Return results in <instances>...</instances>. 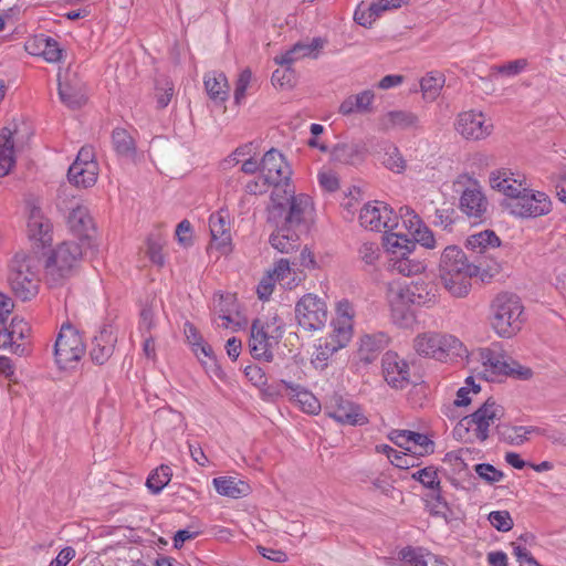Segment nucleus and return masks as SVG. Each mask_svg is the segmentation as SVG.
<instances>
[{"label": "nucleus", "instance_id": "obj_58", "mask_svg": "<svg viewBox=\"0 0 566 566\" xmlns=\"http://www.w3.org/2000/svg\"><path fill=\"white\" fill-rule=\"evenodd\" d=\"M488 520L499 532H509L514 525L513 518L507 511H493L489 514Z\"/></svg>", "mask_w": 566, "mask_h": 566}, {"label": "nucleus", "instance_id": "obj_57", "mask_svg": "<svg viewBox=\"0 0 566 566\" xmlns=\"http://www.w3.org/2000/svg\"><path fill=\"white\" fill-rule=\"evenodd\" d=\"M399 219L411 234L423 224L421 218L408 206H403L399 209L398 220Z\"/></svg>", "mask_w": 566, "mask_h": 566}, {"label": "nucleus", "instance_id": "obj_62", "mask_svg": "<svg viewBox=\"0 0 566 566\" xmlns=\"http://www.w3.org/2000/svg\"><path fill=\"white\" fill-rule=\"evenodd\" d=\"M8 328L13 344L23 339L30 332L29 324L23 318H19L17 316L12 318Z\"/></svg>", "mask_w": 566, "mask_h": 566}, {"label": "nucleus", "instance_id": "obj_45", "mask_svg": "<svg viewBox=\"0 0 566 566\" xmlns=\"http://www.w3.org/2000/svg\"><path fill=\"white\" fill-rule=\"evenodd\" d=\"M172 470L168 465H160L155 469L146 481V486L154 494H158L170 482Z\"/></svg>", "mask_w": 566, "mask_h": 566}, {"label": "nucleus", "instance_id": "obj_59", "mask_svg": "<svg viewBox=\"0 0 566 566\" xmlns=\"http://www.w3.org/2000/svg\"><path fill=\"white\" fill-rule=\"evenodd\" d=\"M526 66L527 60L517 59L502 65H493L491 71L511 77L521 74L523 71H525Z\"/></svg>", "mask_w": 566, "mask_h": 566}, {"label": "nucleus", "instance_id": "obj_7", "mask_svg": "<svg viewBox=\"0 0 566 566\" xmlns=\"http://www.w3.org/2000/svg\"><path fill=\"white\" fill-rule=\"evenodd\" d=\"M86 245L74 241L60 244L49 256L45 264V275L52 285H57L78 264Z\"/></svg>", "mask_w": 566, "mask_h": 566}, {"label": "nucleus", "instance_id": "obj_19", "mask_svg": "<svg viewBox=\"0 0 566 566\" xmlns=\"http://www.w3.org/2000/svg\"><path fill=\"white\" fill-rule=\"evenodd\" d=\"M209 229L211 233V243L221 253L226 254L231 251V226L230 216L226 210H219L209 218Z\"/></svg>", "mask_w": 566, "mask_h": 566}, {"label": "nucleus", "instance_id": "obj_51", "mask_svg": "<svg viewBox=\"0 0 566 566\" xmlns=\"http://www.w3.org/2000/svg\"><path fill=\"white\" fill-rule=\"evenodd\" d=\"M410 453L424 457L434 452V442L426 434L411 431Z\"/></svg>", "mask_w": 566, "mask_h": 566}, {"label": "nucleus", "instance_id": "obj_4", "mask_svg": "<svg viewBox=\"0 0 566 566\" xmlns=\"http://www.w3.org/2000/svg\"><path fill=\"white\" fill-rule=\"evenodd\" d=\"M503 416L504 408L490 398L473 413L463 417L454 433L469 442H483L489 438L490 427L495 426Z\"/></svg>", "mask_w": 566, "mask_h": 566}, {"label": "nucleus", "instance_id": "obj_44", "mask_svg": "<svg viewBox=\"0 0 566 566\" xmlns=\"http://www.w3.org/2000/svg\"><path fill=\"white\" fill-rule=\"evenodd\" d=\"M389 306H410L411 296L408 284L391 282L387 290Z\"/></svg>", "mask_w": 566, "mask_h": 566}, {"label": "nucleus", "instance_id": "obj_9", "mask_svg": "<svg viewBox=\"0 0 566 566\" xmlns=\"http://www.w3.org/2000/svg\"><path fill=\"white\" fill-rule=\"evenodd\" d=\"M85 353L82 336L70 324L62 325L54 344L55 363L61 369L73 368Z\"/></svg>", "mask_w": 566, "mask_h": 566}, {"label": "nucleus", "instance_id": "obj_48", "mask_svg": "<svg viewBox=\"0 0 566 566\" xmlns=\"http://www.w3.org/2000/svg\"><path fill=\"white\" fill-rule=\"evenodd\" d=\"M500 245L499 237L490 230L481 231L468 238V247L478 252H483L488 248Z\"/></svg>", "mask_w": 566, "mask_h": 566}, {"label": "nucleus", "instance_id": "obj_43", "mask_svg": "<svg viewBox=\"0 0 566 566\" xmlns=\"http://www.w3.org/2000/svg\"><path fill=\"white\" fill-rule=\"evenodd\" d=\"M446 78L442 73L429 72L420 81V88L428 99H434L444 85Z\"/></svg>", "mask_w": 566, "mask_h": 566}, {"label": "nucleus", "instance_id": "obj_41", "mask_svg": "<svg viewBox=\"0 0 566 566\" xmlns=\"http://www.w3.org/2000/svg\"><path fill=\"white\" fill-rule=\"evenodd\" d=\"M32 45L38 49V52H33V54L43 56V59L49 63L59 62L62 57L63 50L60 48L57 41L51 36H36Z\"/></svg>", "mask_w": 566, "mask_h": 566}, {"label": "nucleus", "instance_id": "obj_6", "mask_svg": "<svg viewBox=\"0 0 566 566\" xmlns=\"http://www.w3.org/2000/svg\"><path fill=\"white\" fill-rule=\"evenodd\" d=\"M467 355L460 357L465 364L481 375L486 381H495L503 377L505 363L509 357L503 345L499 342L485 347L467 348Z\"/></svg>", "mask_w": 566, "mask_h": 566}, {"label": "nucleus", "instance_id": "obj_10", "mask_svg": "<svg viewBox=\"0 0 566 566\" xmlns=\"http://www.w3.org/2000/svg\"><path fill=\"white\" fill-rule=\"evenodd\" d=\"M295 317L298 326L304 331H321L327 322V305L317 295L312 293L305 294L295 305Z\"/></svg>", "mask_w": 566, "mask_h": 566}, {"label": "nucleus", "instance_id": "obj_55", "mask_svg": "<svg viewBox=\"0 0 566 566\" xmlns=\"http://www.w3.org/2000/svg\"><path fill=\"white\" fill-rule=\"evenodd\" d=\"M481 390L480 385L475 384L472 376L465 379V385L457 392L454 405L462 407L468 406L472 401V395H478Z\"/></svg>", "mask_w": 566, "mask_h": 566}, {"label": "nucleus", "instance_id": "obj_52", "mask_svg": "<svg viewBox=\"0 0 566 566\" xmlns=\"http://www.w3.org/2000/svg\"><path fill=\"white\" fill-rule=\"evenodd\" d=\"M504 369L505 373H503V377H510L517 380H528L534 375L533 370L528 366L520 364L511 356L507 357Z\"/></svg>", "mask_w": 566, "mask_h": 566}, {"label": "nucleus", "instance_id": "obj_46", "mask_svg": "<svg viewBox=\"0 0 566 566\" xmlns=\"http://www.w3.org/2000/svg\"><path fill=\"white\" fill-rule=\"evenodd\" d=\"M112 140L114 149L119 156L130 157L135 154L134 139L125 129H114Z\"/></svg>", "mask_w": 566, "mask_h": 566}, {"label": "nucleus", "instance_id": "obj_16", "mask_svg": "<svg viewBox=\"0 0 566 566\" xmlns=\"http://www.w3.org/2000/svg\"><path fill=\"white\" fill-rule=\"evenodd\" d=\"M489 202L476 180L468 178V186L460 197V210L474 221L485 218Z\"/></svg>", "mask_w": 566, "mask_h": 566}, {"label": "nucleus", "instance_id": "obj_13", "mask_svg": "<svg viewBox=\"0 0 566 566\" xmlns=\"http://www.w3.org/2000/svg\"><path fill=\"white\" fill-rule=\"evenodd\" d=\"M360 226L370 231H392L398 227V216L384 201L364 205L359 212Z\"/></svg>", "mask_w": 566, "mask_h": 566}, {"label": "nucleus", "instance_id": "obj_27", "mask_svg": "<svg viewBox=\"0 0 566 566\" xmlns=\"http://www.w3.org/2000/svg\"><path fill=\"white\" fill-rule=\"evenodd\" d=\"M426 269V260L417 256L415 251L397 259H388V270L403 276L421 274Z\"/></svg>", "mask_w": 566, "mask_h": 566}, {"label": "nucleus", "instance_id": "obj_14", "mask_svg": "<svg viewBox=\"0 0 566 566\" xmlns=\"http://www.w3.org/2000/svg\"><path fill=\"white\" fill-rule=\"evenodd\" d=\"M493 122L479 111H467L458 115L455 122L457 132L468 140H481L493 132Z\"/></svg>", "mask_w": 566, "mask_h": 566}, {"label": "nucleus", "instance_id": "obj_53", "mask_svg": "<svg viewBox=\"0 0 566 566\" xmlns=\"http://www.w3.org/2000/svg\"><path fill=\"white\" fill-rule=\"evenodd\" d=\"M326 41L322 38H314L311 42H297L293 45V53H300V57L316 59L319 55V51L324 48Z\"/></svg>", "mask_w": 566, "mask_h": 566}, {"label": "nucleus", "instance_id": "obj_17", "mask_svg": "<svg viewBox=\"0 0 566 566\" xmlns=\"http://www.w3.org/2000/svg\"><path fill=\"white\" fill-rule=\"evenodd\" d=\"M277 335L265 332L262 327V319L258 318L252 323L249 347L251 355L259 360L272 361L273 348L277 345Z\"/></svg>", "mask_w": 566, "mask_h": 566}, {"label": "nucleus", "instance_id": "obj_54", "mask_svg": "<svg viewBox=\"0 0 566 566\" xmlns=\"http://www.w3.org/2000/svg\"><path fill=\"white\" fill-rule=\"evenodd\" d=\"M356 311L352 302L342 298L335 304V317L333 321L345 323L354 326Z\"/></svg>", "mask_w": 566, "mask_h": 566}, {"label": "nucleus", "instance_id": "obj_42", "mask_svg": "<svg viewBox=\"0 0 566 566\" xmlns=\"http://www.w3.org/2000/svg\"><path fill=\"white\" fill-rule=\"evenodd\" d=\"M382 149L385 151L382 165L395 174L403 172L406 170L407 163L398 147L391 143H385Z\"/></svg>", "mask_w": 566, "mask_h": 566}, {"label": "nucleus", "instance_id": "obj_1", "mask_svg": "<svg viewBox=\"0 0 566 566\" xmlns=\"http://www.w3.org/2000/svg\"><path fill=\"white\" fill-rule=\"evenodd\" d=\"M438 270L443 287L459 298L469 295L472 279L479 274V268L468 260L464 251L458 245H448L443 249Z\"/></svg>", "mask_w": 566, "mask_h": 566}, {"label": "nucleus", "instance_id": "obj_50", "mask_svg": "<svg viewBox=\"0 0 566 566\" xmlns=\"http://www.w3.org/2000/svg\"><path fill=\"white\" fill-rule=\"evenodd\" d=\"M353 325L332 321V332L325 337L333 338L336 345L344 348L353 337Z\"/></svg>", "mask_w": 566, "mask_h": 566}, {"label": "nucleus", "instance_id": "obj_36", "mask_svg": "<svg viewBox=\"0 0 566 566\" xmlns=\"http://www.w3.org/2000/svg\"><path fill=\"white\" fill-rule=\"evenodd\" d=\"M342 349L334 343L333 338L321 337L317 339L315 349L312 354L311 363L316 369H324L327 367L329 359L335 353Z\"/></svg>", "mask_w": 566, "mask_h": 566}, {"label": "nucleus", "instance_id": "obj_31", "mask_svg": "<svg viewBox=\"0 0 566 566\" xmlns=\"http://www.w3.org/2000/svg\"><path fill=\"white\" fill-rule=\"evenodd\" d=\"M212 483L220 495L232 499L247 496L251 490L247 482L233 476L214 478Z\"/></svg>", "mask_w": 566, "mask_h": 566}, {"label": "nucleus", "instance_id": "obj_49", "mask_svg": "<svg viewBox=\"0 0 566 566\" xmlns=\"http://www.w3.org/2000/svg\"><path fill=\"white\" fill-rule=\"evenodd\" d=\"M59 95L61 101L71 108H77L85 103V95L83 92L67 83H59Z\"/></svg>", "mask_w": 566, "mask_h": 566}, {"label": "nucleus", "instance_id": "obj_63", "mask_svg": "<svg viewBox=\"0 0 566 566\" xmlns=\"http://www.w3.org/2000/svg\"><path fill=\"white\" fill-rule=\"evenodd\" d=\"M146 253L154 264L158 266L164 265L165 256L163 254V244L159 240L148 238Z\"/></svg>", "mask_w": 566, "mask_h": 566}, {"label": "nucleus", "instance_id": "obj_39", "mask_svg": "<svg viewBox=\"0 0 566 566\" xmlns=\"http://www.w3.org/2000/svg\"><path fill=\"white\" fill-rule=\"evenodd\" d=\"M411 303L419 306H429L437 301V293L433 284L424 281L408 284Z\"/></svg>", "mask_w": 566, "mask_h": 566}, {"label": "nucleus", "instance_id": "obj_56", "mask_svg": "<svg viewBox=\"0 0 566 566\" xmlns=\"http://www.w3.org/2000/svg\"><path fill=\"white\" fill-rule=\"evenodd\" d=\"M392 322L401 327L409 328L415 322V315L409 306H390Z\"/></svg>", "mask_w": 566, "mask_h": 566}, {"label": "nucleus", "instance_id": "obj_34", "mask_svg": "<svg viewBox=\"0 0 566 566\" xmlns=\"http://www.w3.org/2000/svg\"><path fill=\"white\" fill-rule=\"evenodd\" d=\"M411 478L420 482L424 488L434 491V500L437 506L447 509V502L442 499L440 492V480L438 476V470L434 467H426L411 474Z\"/></svg>", "mask_w": 566, "mask_h": 566}, {"label": "nucleus", "instance_id": "obj_60", "mask_svg": "<svg viewBox=\"0 0 566 566\" xmlns=\"http://www.w3.org/2000/svg\"><path fill=\"white\" fill-rule=\"evenodd\" d=\"M474 470L481 479L491 484L500 482L504 478V473L490 463H479Z\"/></svg>", "mask_w": 566, "mask_h": 566}, {"label": "nucleus", "instance_id": "obj_11", "mask_svg": "<svg viewBox=\"0 0 566 566\" xmlns=\"http://www.w3.org/2000/svg\"><path fill=\"white\" fill-rule=\"evenodd\" d=\"M261 175L273 187L272 195L279 196L284 187H291L292 170L285 157L275 148L268 150L261 159Z\"/></svg>", "mask_w": 566, "mask_h": 566}, {"label": "nucleus", "instance_id": "obj_30", "mask_svg": "<svg viewBox=\"0 0 566 566\" xmlns=\"http://www.w3.org/2000/svg\"><path fill=\"white\" fill-rule=\"evenodd\" d=\"M15 165L13 130L3 127L0 130V176H7Z\"/></svg>", "mask_w": 566, "mask_h": 566}, {"label": "nucleus", "instance_id": "obj_64", "mask_svg": "<svg viewBox=\"0 0 566 566\" xmlns=\"http://www.w3.org/2000/svg\"><path fill=\"white\" fill-rule=\"evenodd\" d=\"M275 284V279L266 272L256 286L258 297L262 301H268L274 291Z\"/></svg>", "mask_w": 566, "mask_h": 566}, {"label": "nucleus", "instance_id": "obj_40", "mask_svg": "<svg viewBox=\"0 0 566 566\" xmlns=\"http://www.w3.org/2000/svg\"><path fill=\"white\" fill-rule=\"evenodd\" d=\"M185 334L195 355L202 364H207L206 359H213L211 347L205 343L202 336L192 324L185 325Z\"/></svg>", "mask_w": 566, "mask_h": 566}, {"label": "nucleus", "instance_id": "obj_8", "mask_svg": "<svg viewBox=\"0 0 566 566\" xmlns=\"http://www.w3.org/2000/svg\"><path fill=\"white\" fill-rule=\"evenodd\" d=\"M9 282L17 297L28 301L39 292V276L34 260L25 255H15L12 260Z\"/></svg>", "mask_w": 566, "mask_h": 566}, {"label": "nucleus", "instance_id": "obj_2", "mask_svg": "<svg viewBox=\"0 0 566 566\" xmlns=\"http://www.w3.org/2000/svg\"><path fill=\"white\" fill-rule=\"evenodd\" d=\"M415 353L423 358L442 363H459L465 356L467 346L454 335L438 332H423L412 340Z\"/></svg>", "mask_w": 566, "mask_h": 566}, {"label": "nucleus", "instance_id": "obj_20", "mask_svg": "<svg viewBox=\"0 0 566 566\" xmlns=\"http://www.w3.org/2000/svg\"><path fill=\"white\" fill-rule=\"evenodd\" d=\"M71 231L80 239L81 244L91 247L95 227L87 208H74L67 219Z\"/></svg>", "mask_w": 566, "mask_h": 566}, {"label": "nucleus", "instance_id": "obj_23", "mask_svg": "<svg viewBox=\"0 0 566 566\" xmlns=\"http://www.w3.org/2000/svg\"><path fill=\"white\" fill-rule=\"evenodd\" d=\"M275 224L276 230L270 235V244L281 253H291L300 245V235L296 228H292L280 223L279 221H271Z\"/></svg>", "mask_w": 566, "mask_h": 566}, {"label": "nucleus", "instance_id": "obj_47", "mask_svg": "<svg viewBox=\"0 0 566 566\" xmlns=\"http://www.w3.org/2000/svg\"><path fill=\"white\" fill-rule=\"evenodd\" d=\"M359 155V146L356 143H339L331 150V158L340 164H353Z\"/></svg>", "mask_w": 566, "mask_h": 566}, {"label": "nucleus", "instance_id": "obj_5", "mask_svg": "<svg viewBox=\"0 0 566 566\" xmlns=\"http://www.w3.org/2000/svg\"><path fill=\"white\" fill-rule=\"evenodd\" d=\"M310 207L308 196L303 193L295 196L292 186L284 187L279 196L271 195L268 220L279 221L282 224L297 229Z\"/></svg>", "mask_w": 566, "mask_h": 566}, {"label": "nucleus", "instance_id": "obj_61", "mask_svg": "<svg viewBox=\"0 0 566 566\" xmlns=\"http://www.w3.org/2000/svg\"><path fill=\"white\" fill-rule=\"evenodd\" d=\"M271 80L275 86L292 87L295 81V71L293 67L283 66L273 72Z\"/></svg>", "mask_w": 566, "mask_h": 566}, {"label": "nucleus", "instance_id": "obj_28", "mask_svg": "<svg viewBox=\"0 0 566 566\" xmlns=\"http://www.w3.org/2000/svg\"><path fill=\"white\" fill-rule=\"evenodd\" d=\"M115 337L113 332L104 327L93 338L90 352L91 358L98 365L104 364L113 354Z\"/></svg>", "mask_w": 566, "mask_h": 566}, {"label": "nucleus", "instance_id": "obj_26", "mask_svg": "<svg viewBox=\"0 0 566 566\" xmlns=\"http://www.w3.org/2000/svg\"><path fill=\"white\" fill-rule=\"evenodd\" d=\"M387 343L388 336L385 333L366 334L361 336L357 350L359 359L366 364L374 361L387 346Z\"/></svg>", "mask_w": 566, "mask_h": 566}, {"label": "nucleus", "instance_id": "obj_33", "mask_svg": "<svg viewBox=\"0 0 566 566\" xmlns=\"http://www.w3.org/2000/svg\"><path fill=\"white\" fill-rule=\"evenodd\" d=\"M386 232L384 244L388 253V259H397L416 250V242L410 240L407 235L392 231Z\"/></svg>", "mask_w": 566, "mask_h": 566}, {"label": "nucleus", "instance_id": "obj_15", "mask_svg": "<svg viewBox=\"0 0 566 566\" xmlns=\"http://www.w3.org/2000/svg\"><path fill=\"white\" fill-rule=\"evenodd\" d=\"M325 413L343 426H364L368 423V418L363 408L342 396H333L325 406Z\"/></svg>", "mask_w": 566, "mask_h": 566}, {"label": "nucleus", "instance_id": "obj_29", "mask_svg": "<svg viewBox=\"0 0 566 566\" xmlns=\"http://www.w3.org/2000/svg\"><path fill=\"white\" fill-rule=\"evenodd\" d=\"M205 88L211 101L221 104L229 97V84L222 72L211 71L203 77Z\"/></svg>", "mask_w": 566, "mask_h": 566}, {"label": "nucleus", "instance_id": "obj_38", "mask_svg": "<svg viewBox=\"0 0 566 566\" xmlns=\"http://www.w3.org/2000/svg\"><path fill=\"white\" fill-rule=\"evenodd\" d=\"M497 433L506 443L513 446H521L530 439L531 434H534L535 429L534 426H500L496 424Z\"/></svg>", "mask_w": 566, "mask_h": 566}, {"label": "nucleus", "instance_id": "obj_37", "mask_svg": "<svg viewBox=\"0 0 566 566\" xmlns=\"http://www.w3.org/2000/svg\"><path fill=\"white\" fill-rule=\"evenodd\" d=\"M418 117L408 111H391L381 118V125L385 129H408L418 126Z\"/></svg>", "mask_w": 566, "mask_h": 566}, {"label": "nucleus", "instance_id": "obj_18", "mask_svg": "<svg viewBox=\"0 0 566 566\" xmlns=\"http://www.w3.org/2000/svg\"><path fill=\"white\" fill-rule=\"evenodd\" d=\"M382 374L387 384L396 389H403L410 381L408 363L394 352H387L381 359Z\"/></svg>", "mask_w": 566, "mask_h": 566}, {"label": "nucleus", "instance_id": "obj_32", "mask_svg": "<svg viewBox=\"0 0 566 566\" xmlns=\"http://www.w3.org/2000/svg\"><path fill=\"white\" fill-rule=\"evenodd\" d=\"M98 177V164L83 166L72 164L67 171V178L76 187L88 188L95 185Z\"/></svg>", "mask_w": 566, "mask_h": 566}, {"label": "nucleus", "instance_id": "obj_35", "mask_svg": "<svg viewBox=\"0 0 566 566\" xmlns=\"http://www.w3.org/2000/svg\"><path fill=\"white\" fill-rule=\"evenodd\" d=\"M400 557L405 564L412 566H448L442 558L421 548L406 547L401 549Z\"/></svg>", "mask_w": 566, "mask_h": 566}, {"label": "nucleus", "instance_id": "obj_12", "mask_svg": "<svg viewBox=\"0 0 566 566\" xmlns=\"http://www.w3.org/2000/svg\"><path fill=\"white\" fill-rule=\"evenodd\" d=\"M510 212L521 218H537L552 210V201L545 192L530 191L525 186L522 193L506 203Z\"/></svg>", "mask_w": 566, "mask_h": 566}, {"label": "nucleus", "instance_id": "obj_24", "mask_svg": "<svg viewBox=\"0 0 566 566\" xmlns=\"http://www.w3.org/2000/svg\"><path fill=\"white\" fill-rule=\"evenodd\" d=\"M375 93L371 90H365L357 94L347 96L339 105V113L344 116L353 114H368L373 112Z\"/></svg>", "mask_w": 566, "mask_h": 566}, {"label": "nucleus", "instance_id": "obj_3", "mask_svg": "<svg viewBox=\"0 0 566 566\" xmlns=\"http://www.w3.org/2000/svg\"><path fill=\"white\" fill-rule=\"evenodd\" d=\"M524 306L512 293H500L491 303V326L503 338L516 335L524 323Z\"/></svg>", "mask_w": 566, "mask_h": 566}, {"label": "nucleus", "instance_id": "obj_22", "mask_svg": "<svg viewBox=\"0 0 566 566\" xmlns=\"http://www.w3.org/2000/svg\"><path fill=\"white\" fill-rule=\"evenodd\" d=\"M51 231V222L43 216L41 209L31 206L28 218L29 239L44 247L52 241Z\"/></svg>", "mask_w": 566, "mask_h": 566}, {"label": "nucleus", "instance_id": "obj_21", "mask_svg": "<svg viewBox=\"0 0 566 566\" xmlns=\"http://www.w3.org/2000/svg\"><path fill=\"white\" fill-rule=\"evenodd\" d=\"M490 185L493 189L505 195L509 201L524 190L522 176L506 168L492 171L490 175Z\"/></svg>", "mask_w": 566, "mask_h": 566}, {"label": "nucleus", "instance_id": "obj_25", "mask_svg": "<svg viewBox=\"0 0 566 566\" xmlns=\"http://www.w3.org/2000/svg\"><path fill=\"white\" fill-rule=\"evenodd\" d=\"M282 385L285 386L290 399L295 402L302 411L311 415H316L321 411V402L311 391L301 385L286 380H282Z\"/></svg>", "mask_w": 566, "mask_h": 566}]
</instances>
